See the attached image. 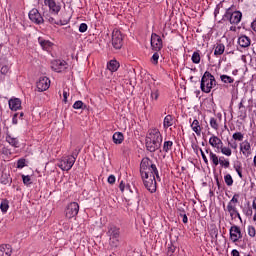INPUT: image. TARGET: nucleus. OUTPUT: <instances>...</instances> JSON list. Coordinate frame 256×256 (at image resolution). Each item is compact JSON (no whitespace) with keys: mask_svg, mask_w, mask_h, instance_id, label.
I'll use <instances>...</instances> for the list:
<instances>
[{"mask_svg":"<svg viewBox=\"0 0 256 256\" xmlns=\"http://www.w3.org/2000/svg\"><path fill=\"white\" fill-rule=\"evenodd\" d=\"M140 175L144 182V187L150 193L157 191V181H161L157 166L149 158H143L140 163Z\"/></svg>","mask_w":256,"mask_h":256,"instance_id":"f257e3e1","label":"nucleus"},{"mask_svg":"<svg viewBox=\"0 0 256 256\" xmlns=\"http://www.w3.org/2000/svg\"><path fill=\"white\" fill-rule=\"evenodd\" d=\"M161 143H163V136L159 129H150L146 137V149L150 153H155L157 149H161Z\"/></svg>","mask_w":256,"mask_h":256,"instance_id":"f03ea898","label":"nucleus"},{"mask_svg":"<svg viewBox=\"0 0 256 256\" xmlns=\"http://www.w3.org/2000/svg\"><path fill=\"white\" fill-rule=\"evenodd\" d=\"M44 4L49 8V12H43L45 21H48L51 25H63L61 20L57 21L52 16L59 15V12L61 11V4L56 3L55 0H44Z\"/></svg>","mask_w":256,"mask_h":256,"instance_id":"7ed1b4c3","label":"nucleus"},{"mask_svg":"<svg viewBox=\"0 0 256 256\" xmlns=\"http://www.w3.org/2000/svg\"><path fill=\"white\" fill-rule=\"evenodd\" d=\"M217 85V81L215 80V76H213L210 72L206 71L200 83V88L203 93H211V89Z\"/></svg>","mask_w":256,"mask_h":256,"instance_id":"20e7f679","label":"nucleus"},{"mask_svg":"<svg viewBox=\"0 0 256 256\" xmlns=\"http://www.w3.org/2000/svg\"><path fill=\"white\" fill-rule=\"evenodd\" d=\"M79 155V150H75L72 155L63 157L58 163V167L62 171H71L73 165H75V161H77V156Z\"/></svg>","mask_w":256,"mask_h":256,"instance_id":"39448f33","label":"nucleus"},{"mask_svg":"<svg viewBox=\"0 0 256 256\" xmlns=\"http://www.w3.org/2000/svg\"><path fill=\"white\" fill-rule=\"evenodd\" d=\"M242 18L243 13H241V11L235 10L233 7L228 8L224 14V21H229L231 25H239Z\"/></svg>","mask_w":256,"mask_h":256,"instance_id":"423d86ee","label":"nucleus"},{"mask_svg":"<svg viewBox=\"0 0 256 256\" xmlns=\"http://www.w3.org/2000/svg\"><path fill=\"white\" fill-rule=\"evenodd\" d=\"M107 235L110 239V244L112 247H117L119 245V237L121 235V229L113 224L108 226Z\"/></svg>","mask_w":256,"mask_h":256,"instance_id":"0eeeda50","label":"nucleus"},{"mask_svg":"<svg viewBox=\"0 0 256 256\" xmlns=\"http://www.w3.org/2000/svg\"><path fill=\"white\" fill-rule=\"evenodd\" d=\"M79 214V204L77 202H71L68 204L65 210V215L67 219H73Z\"/></svg>","mask_w":256,"mask_h":256,"instance_id":"6e6552de","label":"nucleus"},{"mask_svg":"<svg viewBox=\"0 0 256 256\" xmlns=\"http://www.w3.org/2000/svg\"><path fill=\"white\" fill-rule=\"evenodd\" d=\"M112 45L114 49H121L123 47V34L119 30L112 32Z\"/></svg>","mask_w":256,"mask_h":256,"instance_id":"1a4fd4ad","label":"nucleus"},{"mask_svg":"<svg viewBox=\"0 0 256 256\" xmlns=\"http://www.w3.org/2000/svg\"><path fill=\"white\" fill-rule=\"evenodd\" d=\"M37 91L43 93V91H47L49 87H51V80L49 78L42 76L36 83Z\"/></svg>","mask_w":256,"mask_h":256,"instance_id":"9d476101","label":"nucleus"},{"mask_svg":"<svg viewBox=\"0 0 256 256\" xmlns=\"http://www.w3.org/2000/svg\"><path fill=\"white\" fill-rule=\"evenodd\" d=\"M229 233H230V240L232 241V243H237L239 239H243L241 228L237 225L230 227Z\"/></svg>","mask_w":256,"mask_h":256,"instance_id":"9b49d317","label":"nucleus"},{"mask_svg":"<svg viewBox=\"0 0 256 256\" xmlns=\"http://www.w3.org/2000/svg\"><path fill=\"white\" fill-rule=\"evenodd\" d=\"M29 19L32 23H36V25H41L45 19H43V16H41V13H39V10L36 8H33L29 14Z\"/></svg>","mask_w":256,"mask_h":256,"instance_id":"f8f14e48","label":"nucleus"},{"mask_svg":"<svg viewBox=\"0 0 256 256\" xmlns=\"http://www.w3.org/2000/svg\"><path fill=\"white\" fill-rule=\"evenodd\" d=\"M151 47L153 51H161L163 49V40L161 39V36L152 33L151 35Z\"/></svg>","mask_w":256,"mask_h":256,"instance_id":"ddd939ff","label":"nucleus"},{"mask_svg":"<svg viewBox=\"0 0 256 256\" xmlns=\"http://www.w3.org/2000/svg\"><path fill=\"white\" fill-rule=\"evenodd\" d=\"M209 145H211V147H213V149H216V153H219V150L221 149L222 145H223V141L221 140V138L212 135L209 138Z\"/></svg>","mask_w":256,"mask_h":256,"instance_id":"4468645a","label":"nucleus"},{"mask_svg":"<svg viewBox=\"0 0 256 256\" xmlns=\"http://www.w3.org/2000/svg\"><path fill=\"white\" fill-rule=\"evenodd\" d=\"M240 151L244 157H249L251 155V143L245 140L240 143Z\"/></svg>","mask_w":256,"mask_h":256,"instance_id":"2eb2a0df","label":"nucleus"},{"mask_svg":"<svg viewBox=\"0 0 256 256\" xmlns=\"http://www.w3.org/2000/svg\"><path fill=\"white\" fill-rule=\"evenodd\" d=\"M206 153L209 155V159L213 167H217L219 165V156H217V154H215L214 151L209 148L206 149Z\"/></svg>","mask_w":256,"mask_h":256,"instance_id":"dca6fc26","label":"nucleus"},{"mask_svg":"<svg viewBox=\"0 0 256 256\" xmlns=\"http://www.w3.org/2000/svg\"><path fill=\"white\" fill-rule=\"evenodd\" d=\"M38 43L44 51H49L53 47V43L49 40H45L43 37H38Z\"/></svg>","mask_w":256,"mask_h":256,"instance_id":"f3484780","label":"nucleus"},{"mask_svg":"<svg viewBox=\"0 0 256 256\" xmlns=\"http://www.w3.org/2000/svg\"><path fill=\"white\" fill-rule=\"evenodd\" d=\"M66 62L61 60H56L52 63V69L56 71V73H61L63 69H65Z\"/></svg>","mask_w":256,"mask_h":256,"instance_id":"a211bd4d","label":"nucleus"},{"mask_svg":"<svg viewBox=\"0 0 256 256\" xmlns=\"http://www.w3.org/2000/svg\"><path fill=\"white\" fill-rule=\"evenodd\" d=\"M8 103L11 111H19L21 109V100L18 98L10 99Z\"/></svg>","mask_w":256,"mask_h":256,"instance_id":"6ab92c4d","label":"nucleus"},{"mask_svg":"<svg viewBox=\"0 0 256 256\" xmlns=\"http://www.w3.org/2000/svg\"><path fill=\"white\" fill-rule=\"evenodd\" d=\"M11 253H13V249L11 248V245L9 244L0 245V256H11Z\"/></svg>","mask_w":256,"mask_h":256,"instance_id":"aec40b11","label":"nucleus"},{"mask_svg":"<svg viewBox=\"0 0 256 256\" xmlns=\"http://www.w3.org/2000/svg\"><path fill=\"white\" fill-rule=\"evenodd\" d=\"M173 123H175L173 115L168 114L167 116H165V118L163 120V128L169 129V127H173Z\"/></svg>","mask_w":256,"mask_h":256,"instance_id":"412c9836","label":"nucleus"},{"mask_svg":"<svg viewBox=\"0 0 256 256\" xmlns=\"http://www.w3.org/2000/svg\"><path fill=\"white\" fill-rule=\"evenodd\" d=\"M238 45L243 48L249 47V45H251V39L245 35L240 36L238 38Z\"/></svg>","mask_w":256,"mask_h":256,"instance_id":"4be33fe9","label":"nucleus"},{"mask_svg":"<svg viewBox=\"0 0 256 256\" xmlns=\"http://www.w3.org/2000/svg\"><path fill=\"white\" fill-rule=\"evenodd\" d=\"M113 139V143H115V145H121V143H123L125 136H123V133L121 132H115L112 136Z\"/></svg>","mask_w":256,"mask_h":256,"instance_id":"5701e85b","label":"nucleus"},{"mask_svg":"<svg viewBox=\"0 0 256 256\" xmlns=\"http://www.w3.org/2000/svg\"><path fill=\"white\" fill-rule=\"evenodd\" d=\"M6 142L9 143V145H11L12 147H19V140L11 136V134L9 133L6 134Z\"/></svg>","mask_w":256,"mask_h":256,"instance_id":"b1692460","label":"nucleus"},{"mask_svg":"<svg viewBox=\"0 0 256 256\" xmlns=\"http://www.w3.org/2000/svg\"><path fill=\"white\" fill-rule=\"evenodd\" d=\"M218 165H220L224 169H229V167H231V162L229 161L228 158L221 156V157H219Z\"/></svg>","mask_w":256,"mask_h":256,"instance_id":"393cba45","label":"nucleus"},{"mask_svg":"<svg viewBox=\"0 0 256 256\" xmlns=\"http://www.w3.org/2000/svg\"><path fill=\"white\" fill-rule=\"evenodd\" d=\"M191 129L196 133V135H201V125H199V120L195 119L191 123Z\"/></svg>","mask_w":256,"mask_h":256,"instance_id":"a878e982","label":"nucleus"},{"mask_svg":"<svg viewBox=\"0 0 256 256\" xmlns=\"http://www.w3.org/2000/svg\"><path fill=\"white\" fill-rule=\"evenodd\" d=\"M226 211H228L230 217H231L232 219H234V218H235V213H237V205H235V204H230V203L228 202V205H227V207H226Z\"/></svg>","mask_w":256,"mask_h":256,"instance_id":"bb28decb","label":"nucleus"},{"mask_svg":"<svg viewBox=\"0 0 256 256\" xmlns=\"http://www.w3.org/2000/svg\"><path fill=\"white\" fill-rule=\"evenodd\" d=\"M225 53V45L218 43L214 48V55L217 57L219 55H223Z\"/></svg>","mask_w":256,"mask_h":256,"instance_id":"cd10ccee","label":"nucleus"},{"mask_svg":"<svg viewBox=\"0 0 256 256\" xmlns=\"http://www.w3.org/2000/svg\"><path fill=\"white\" fill-rule=\"evenodd\" d=\"M107 69L111 71V73H115L119 69V63L117 60H110L107 64Z\"/></svg>","mask_w":256,"mask_h":256,"instance_id":"c85d7f7f","label":"nucleus"},{"mask_svg":"<svg viewBox=\"0 0 256 256\" xmlns=\"http://www.w3.org/2000/svg\"><path fill=\"white\" fill-rule=\"evenodd\" d=\"M219 153H222V155H225L226 157H231V155H233V151L231 150V148L223 146V144L219 149Z\"/></svg>","mask_w":256,"mask_h":256,"instance_id":"c756f323","label":"nucleus"},{"mask_svg":"<svg viewBox=\"0 0 256 256\" xmlns=\"http://www.w3.org/2000/svg\"><path fill=\"white\" fill-rule=\"evenodd\" d=\"M191 61L192 63H195V65H199V63H201V54L199 51H196L192 54Z\"/></svg>","mask_w":256,"mask_h":256,"instance_id":"7c9ffc66","label":"nucleus"},{"mask_svg":"<svg viewBox=\"0 0 256 256\" xmlns=\"http://www.w3.org/2000/svg\"><path fill=\"white\" fill-rule=\"evenodd\" d=\"M220 80L222 81V83H226V84L227 83L231 84V83L235 82V79H233V77L225 75V74L220 76Z\"/></svg>","mask_w":256,"mask_h":256,"instance_id":"2f4dec72","label":"nucleus"},{"mask_svg":"<svg viewBox=\"0 0 256 256\" xmlns=\"http://www.w3.org/2000/svg\"><path fill=\"white\" fill-rule=\"evenodd\" d=\"M173 149V141H165L163 144L164 153H168Z\"/></svg>","mask_w":256,"mask_h":256,"instance_id":"473e14b6","label":"nucleus"},{"mask_svg":"<svg viewBox=\"0 0 256 256\" xmlns=\"http://www.w3.org/2000/svg\"><path fill=\"white\" fill-rule=\"evenodd\" d=\"M0 209H1L2 213H7V211H9V201L2 200V202L0 204Z\"/></svg>","mask_w":256,"mask_h":256,"instance_id":"72a5a7b5","label":"nucleus"},{"mask_svg":"<svg viewBox=\"0 0 256 256\" xmlns=\"http://www.w3.org/2000/svg\"><path fill=\"white\" fill-rule=\"evenodd\" d=\"M210 127L214 129V131L219 130V123L217 122V119L215 118H210Z\"/></svg>","mask_w":256,"mask_h":256,"instance_id":"f704fd0d","label":"nucleus"},{"mask_svg":"<svg viewBox=\"0 0 256 256\" xmlns=\"http://www.w3.org/2000/svg\"><path fill=\"white\" fill-rule=\"evenodd\" d=\"M224 181L228 187H231L233 185V177L231 176V174H226L224 176Z\"/></svg>","mask_w":256,"mask_h":256,"instance_id":"c9c22d12","label":"nucleus"},{"mask_svg":"<svg viewBox=\"0 0 256 256\" xmlns=\"http://www.w3.org/2000/svg\"><path fill=\"white\" fill-rule=\"evenodd\" d=\"M218 235H219V230H217V228H212L210 230V237H212V241H217Z\"/></svg>","mask_w":256,"mask_h":256,"instance_id":"e433bc0d","label":"nucleus"},{"mask_svg":"<svg viewBox=\"0 0 256 256\" xmlns=\"http://www.w3.org/2000/svg\"><path fill=\"white\" fill-rule=\"evenodd\" d=\"M239 109H240V117H247V111L245 110V107L243 105V101L239 103Z\"/></svg>","mask_w":256,"mask_h":256,"instance_id":"4c0bfd02","label":"nucleus"},{"mask_svg":"<svg viewBox=\"0 0 256 256\" xmlns=\"http://www.w3.org/2000/svg\"><path fill=\"white\" fill-rule=\"evenodd\" d=\"M243 133L241 132H235L233 135H232V139H234V141H243Z\"/></svg>","mask_w":256,"mask_h":256,"instance_id":"58836bf2","label":"nucleus"},{"mask_svg":"<svg viewBox=\"0 0 256 256\" xmlns=\"http://www.w3.org/2000/svg\"><path fill=\"white\" fill-rule=\"evenodd\" d=\"M243 213H244V215H246V217H251L253 215V209L250 208V206L245 207L243 209Z\"/></svg>","mask_w":256,"mask_h":256,"instance_id":"ea45409f","label":"nucleus"},{"mask_svg":"<svg viewBox=\"0 0 256 256\" xmlns=\"http://www.w3.org/2000/svg\"><path fill=\"white\" fill-rule=\"evenodd\" d=\"M231 205H237L239 203V194H234L232 199L228 202Z\"/></svg>","mask_w":256,"mask_h":256,"instance_id":"a19ab883","label":"nucleus"},{"mask_svg":"<svg viewBox=\"0 0 256 256\" xmlns=\"http://www.w3.org/2000/svg\"><path fill=\"white\" fill-rule=\"evenodd\" d=\"M152 101H157L159 99V90H153L150 95Z\"/></svg>","mask_w":256,"mask_h":256,"instance_id":"79ce46f5","label":"nucleus"},{"mask_svg":"<svg viewBox=\"0 0 256 256\" xmlns=\"http://www.w3.org/2000/svg\"><path fill=\"white\" fill-rule=\"evenodd\" d=\"M234 169H235L236 173L238 174V177H240V179H243V172H242L241 165L234 166Z\"/></svg>","mask_w":256,"mask_h":256,"instance_id":"37998d69","label":"nucleus"},{"mask_svg":"<svg viewBox=\"0 0 256 256\" xmlns=\"http://www.w3.org/2000/svg\"><path fill=\"white\" fill-rule=\"evenodd\" d=\"M83 101L78 100L73 104V109H83Z\"/></svg>","mask_w":256,"mask_h":256,"instance_id":"c03bdc74","label":"nucleus"},{"mask_svg":"<svg viewBox=\"0 0 256 256\" xmlns=\"http://www.w3.org/2000/svg\"><path fill=\"white\" fill-rule=\"evenodd\" d=\"M200 153H201V157L205 163V165H209V159L207 158V155H205V152L203 151V149H199Z\"/></svg>","mask_w":256,"mask_h":256,"instance_id":"a18cd8bd","label":"nucleus"},{"mask_svg":"<svg viewBox=\"0 0 256 256\" xmlns=\"http://www.w3.org/2000/svg\"><path fill=\"white\" fill-rule=\"evenodd\" d=\"M22 181L24 185H31V177L29 175H22Z\"/></svg>","mask_w":256,"mask_h":256,"instance_id":"49530a36","label":"nucleus"},{"mask_svg":"<svg viewBox=\"0 0 256 256\" xmlns=\"http://www.w3.org/2000/svg\"><path fill=\"white\" fill-rule=\"evenodd\" d=\"M248 235H249V237H255V235H256L255 227L248 226Z\"/></svg>","mask_w":256,"mask_h":256,"instance_id":"de8ad7c7","label":"nucleus"},{"mask_svg":"<svg viewBox=\"0 0 256 256\" xmlns=\"http://www.w3.org/2000/svg\"><path fill=\"white\" fill-rule=\"evenodd\" d=\"M152 63L154 65H157L159 63V53H154L153 56H152Z\"/></svg>","mask_w":256,"mask_h":256,"instance_id":"09e8293b","label":"nucleus"},{"mask_svg":"<svg viewBox=\"0 0 256 256\" xmlns=\"http://www.w3.org/2000/svg\"><path fill=\"white\" fill-rule=\"evenodd\" d=\"M87 29H88L87 24H85V23L80 24V26H79V32L80 33H85L87 31Z\"/></svg>","mask_w":256,"mask_h":256,"instance_id":"8fccbe9b","label":"nucleus"},{"mask_svg":"<svg viewBox=\"0 0 256 256\" xmlns=\"http://www.w3.org/2000/svg\"><path fill=\"white\" fill-rule=\"evenodd\" d=\"M23 167H25V159H20L17 162V168L18 169H23Z\"/></svg>","mask_w":256,"mask_h":256,"instance_id":"3c124183","label":"nucleus"},{"mask_svg":"<svg viewBox=\"0 0 256 256\" xmlns=\"http://www.w3.org/2000/svg\"><path fill=\"white\" fill-rule=\"evenodd\" d=\"M0 73L2 75H7V73H9V66H3L0 70Z\"/></svg>","mask_w":256,"mask_h":256,"instance_id":"603ef678","label":"nucleus"},{"mask_svg":"<svg viewBox=\"0 0 256 256\" xmlns=\"http://www.w3.org/2000/svg\"><path fill=\"white\" fill-rule=\"evenodd\" d=\"M115 181H116L115 175H110V176L108 177V183H109L110 185H113V183H115Z\"/></svg>","mask_w":256,"mask_h":256,"instance_id":"864d4df0","label":"nucleus"},{"mask_svg":"<svg viewBox=\"0 0 256 256\" xmlns=\"http://www.w3.org/2000/svg\"><path fill=\"white\" fill-rule=\"evenodd\" d=\"M69 97V92H67V90L63 91V101L64 103H67V99Z\"/></svg>","mask_w":256,"mask_h":256,"instance_id":"5fc2aeb1","label":"nucleus"},{"mask_svg":"<svg viewBox=\"0 0 256 256\" xmlns=\"http://www.w3.org/2000/svg\"><path fill=\"white\" fill-rule=\"evenodd\" d=\"M231 255H232V256H241V254L239 253V251H238L237 249H233V250L231 251Z\"/></svg>","mask_w":256,"mask_h":256,"instance_id":"6e6d98bb","label":"nucleus"},{"mask_svg":"<svg viewBox=\"0 0 256 256\" xmlns=\"http://www.w3.org/2000/svg\"><path fill=\"white\" fill-rule=\"evenodd\" d=\"M119 189L120 191L123 193V191H125V183H123V181H121L120 185H119Z\"/></svg>","mask_w":256,"mask_h":256,"instance_id":"4d7b16f0","label":"nucleus"},{"mask_svg":"<svg viewBox=\"0 0 256 256\" xmlns=\"http://www.w3.org/2000/svg\"><path fill=\"white\" fill-rule=\"evenodd\" d=\"M181 217H183L182 218L183 223H187L189 221V219L187 218V214H181Z\"/></svg>","mask_w":256,"mask_h":256,"instance_id":"13d9d810","label":"nucleus"},{"mask_svg":"<svg viewBox=\"0 0 256 256\" xmlns=\"http://www.w3.org/2000/svg\"><path fill=\"white\" fill-rule=\"evenodd\" d=\"M12 123H13V125H17V117L16 116L13 117Z\"/></svg>","mask_w":256,"mask_h":256,"instance_id":"bf43d9fd","label":"nucleus"},{"mask_svg":"<svg viewBox=\"0 0 256 256\" xmlns=\"http://www.w3.org/2000/svg\"><path fill=\"white\" fill-rule=\"evenodd\" d=\"M234 217H238V219H240V221H241V214H239V211H237V213H235Z\"/></svg>","mask_w":256,"mask_h":256,"instance_id":"052dcab7","label":"nucleus"},{"mask_svg":"<svg viewBox=\"0 0 256 256\" xmlns=\"http://www.w3.org/2000/svg\"><path fill=\"white\" fill-rule=\"evenodd\" d=\"M230 31H237V27L231 26V27H230Z\"/></svg>","mask_w":256,"mask_h":256,"instance_id":"680f3d73","label":"nucleus"},{"mask_svg":"<svg viewBox=\"0 0 256 256\" xmlns=\"http://www.w3.org/2000/svg\"><path fill=\"white\" fill-rule=\"evenodd\" d=\"M3 79H5V75L1 74V72H0V81H3Z\"/></svg>","mask_w":256,"mask_h":256,"instance_id":"e2e57ef3","label":"nucleus"},{"mask_svg":"<svg viewBox=\"0 0 256 256\" xmlns=\"http://www.w3.org/2000/svg\"><path fill=\"white\" fill-rule=\"evenodd\" d=\"M231 147L232 149H235L237 147V144H232Z\"/></svg>","mask_w":256,"mask_h":256,"instance_id":"0e129e2a","label":"nucleus"},{"mask_svg":"<svg viewBox=\"0 0 256 256\" xmlns=\"http://www.w3.org/2000/svg\"><path fill=\"white\" fill-rule=\"evenodd\" d=\"M253 221H255V222H256V212L254 213Z\"/></svg>","mask_w":256,"mask_h":256,"instance_id":"69168bd1","label":"nucleus"},{"mask_svg":"<svg viewBox=\"0 0 256 256\" xmlns=\"http://www.w3.org/2000/svg\"><path fill=\"white\" fill-rule=\"evenodd\" d=\"M20 116L23 117V113H21Z\"/></svg>","mask_w":256,"mask_h":256,"instance_id":"338daca9","label":"nucleus"},{"mask_svg":"<svg viewBox=\"0 0 256 256\" xmlns=\"http://www.w3.org/2000/svg\"><path fill=\"white\" fill-rule=\"evenodd\" d=\"M244 256H250L249 254H246V255H244Z\"/></svg>","mask_w":256,"mask_h":256,"instance_id":"774afa93","label":"nucleus"}]
</instances>
